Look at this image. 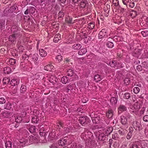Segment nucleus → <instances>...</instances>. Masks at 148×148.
Returning a JSON list of instances; mask_svg holds the SVG:
<instances>
[{
	"label": "nucleus",
	"instance_id": "nucleus-1",
	"mask_svg": "<svg viewBox=\"0 0 148 148\" xmlns=\"http://www.w3.org/2000/svg\"><path fill=\"white\" fill-rule=\"evenodd\" d=\"M79 123L82 126H86L90 122V120L86 116H83L79 118Z\"/></svg>",
	"mask_w": 148,
	"mask_h": 148
},
{
	"label": "nucleus",
	"instance_id": "nucleus-2",
	"mask_svg": "<svg viewBox=\"0 0 148 148\" xmlns=\"http://www.w3.org/2000/svg\"><path fill=\"white\" fill-rule=\"evenodd\" d=\"M132 125L134 129L137 131H140L143 129L142 125L137 121H133Z\"/></svg>",
	"mask_w": 148,
	"mask_h": 148
},
{
	"label": "nucleus",
	"instance_id": "nucleus-3",
	"mask_svg": "<svg viewBox=\"0 0 148 148\" xmlns=\"http://www.w3.org/2000/svg\"><path fill=\"white\" fill-rule=\"evenodd\" d=\"M28 58L27 60L31 62H35L38 59L39 56L37 53L34 54H30L27 55Z\"/></svg>",
	"mask_w": 148,
	"mask_h": 148
},
{
	"label": "nucleus",
	"instance_id": "nucleus-4",
	"mask_svg": "<svg viewBox=\"0 0 148 148\" xmlns=\"http://www.w3.org/2000/svg\"><path fill=\"white\" fill-rule=\"evenodd\" d=\"M138 103L134 104L133 106L130 107V111L135 114H137L139 110L140 106H137Z\"/></svg>",
	"mask_w": 148,
	"mask_h": 148
},
{
	"label": "nucleus",
	"instance_id": "nucleus-5",
	"mask_svg": "<svg viewBox=\"0 0 148 148\" xmlns=\"http://www.w3.org/2000/svg\"><path fill=\"white\" fill-rule=\"evenodd\" d=\"M107 31L105 29H102L99 32V38L101 39L106 36H107L106 35Z\"/></svg>",
	"mask_w": 148,
	"mask_h": 148
},
{
	"label": "nucleus",
	"instance_id": "nucleus-6",
	"mask_svg": "<svg viewBox=\"0 0 148 148\" xmlns=\"http://www.w3.org/2000/svg\"><path fill=\"white\" fill-rule=\"evenodd\" d=\"M141 50L139 49H135L133 53V56L136 58H138L141 53Z\"/></svg>",
	"mask_w": 148,
	"mask_h": 148
},
{
	"label": "nucleus",
	"instance_id": "nucleus-7",
	"mask_svg": "<svg viewBox=\"0 0 148 148\" xmlns=\"http://www.w3.org/2000/svg\"><path fill=\"white\" fill-rule=\"evenodd\" d=\"M56 0H46L45 3V6H49L51 5L52 7H53L55 4Z\"/></svg>",
	"mask_w": 148,
	"mask_h": 148
},
{
	"label": "nucleus",
	"instance_id": "nucleus-8",
	"mask_svg": "<svg viewBox=\"0 0 148 148\" xmlns=\"http://www.w3.org/2000/svg\"><path fill=\"white\" fill-rule=\"evenodd\" d=\"M74 85L73 84H69L64 88V90L67 92H71V90L73 89Z\"/></svg>",
	"mask_w": 148,
	"mask_h": 148
},
{
	"label": "nucleus",
	"instance_id": "nucleus-9",
	"mask_svg": "<svg viewBox=\"0 0 148 148\" xmlns=\"http://www.w3.org/2000/svg\"><path fill=\"white\" fill-rule=\"evenodd\" d=\"M44 77L43 75L41 73H37L35 75V78L36 79H42Z\"/></svg>",
	"mask_w": 148,
	"mask_h": 148
},
{
	"label": "nucleus",
	"instance_id": "nucleus-10",
	"mask_svg": "<svg viewBox=\"0 0 148 148\" xmlns=\"http://www.w3.org/2000/svg\"><path fill=\"white\" fill-rule=\"evenodd\" d=\"M66 140L64 138H62V139H60L59 140L58 144L59 145V146H61L62 147L66 145Z\"/></svg>",
	"mask_w": 148,
	"mask_h": 148
},
{
	"label": "nucleus",
	"instance_id": "nucleus-11",
	"mask_svg": "<svg viewBox=\"0 0 148 148\" xmlns=\"http://www.w3.org/2000/svg\"><path fill=\"white\" fill-rule=\"evenodd\" d=\"M17 35L16 34H13L12 35L10 36L9 38V40L11 42H13L15 41L16 39V36Z\"/></svg>",
	"mask_w": 148,
	"mask_h": 148
},
{
	"label": "nucleus",
	"instance_id": "nucleus-12",
	"mask_svg": "<svg viewBox=\"0 0 148 148\" xmlns=\"http://www.w3.org/2000/svg\"><path fill=\"white\" fill-rule=\"evenodd\" d=\"M98 138L99 140L106 141V135H105L103 133L100 134L98 136Z\"/></svg>",
	"mask_w": 148,
	"mask_h": 148
},
{
	"label": "nucleus",
	"instance_id": "nucleus-13",
	"mask_svg": "<svg viewBox=\"0 0 148 148\" xmlns=\"http://www.w3.org/2000/svg\"><path fill=\"white\" fill-rule=\"evenodd\" d=\"M121 122L122 124L125 125L127 123V119L125 116H121Z\"/></svg>",
	"mask_w": 148,
	"mask_h": 148
},
{
	"label": "nucleus",
	"instance_id": "nucleus-14",
	"mask_svg": "<svg viewBox=\"0 0 148 148\" xmlns=\"http://www.w3.org/2000/svg\"><path fill=\"white\" fill-rule=\"evenodd\" d=\"M119 112H123L127 110V108L125 106L123 105H120L119 106L118 108Z\"/></svg>",
	"mask_w": 148,
	"mask_h": 148
},
{
	"label": "nucleus",
	"instance_id": "nucleus-15",
	"mask_svg": "<svg viewBox=\"0 0 148 148\" xmlns=\"http://www.w3.org/2000/svg\"><path fill=\"white\" fill-rule=\"evenodd\" d=\"M3 117L5 118L10 117L12 116V114L8 111H5L2 113Z\"/></svg>",
	"mask_w": 148,
	"mask_h": 148
},
{
	"label": "nucleus",
	"instance_id": "nucleus-16",
	"mask_svg": "<svg viewBox=\"0 0 148 148\" xmlns=\"http://www.w3.org/2000/svg\"><path fill=\"white\" fill-rule=\"evenodd\" d=\"M142 66L143 67V70L145 71H148V64L146 62H144L142 63Z\"/></svg>",
	"mask_w": 148,
	"mask_h": 148
},
{
	"label": "nucleus",
	"instance_id": "nucleus-17",
	"mask_svg": "<svg viewBox=\"0 0 148 148\" xmlns=\"http://www.w3.org/2000/svg\"><path fill=\"white\" fill-rule=\"evenodd\" d=\"M42 127V128H41L40 130V134L41 136H44V138H45L46 135V132L45 131V130L43 128V127Z\"/></svg>",
	"mask_w": 148,
	"mask_h": 148
},
{
	"label": "nucleus",
	"instance_id": "nucleus-18",
	"mask_svg": "<svg viewBox=\"0 0 148 148\" xmlns=\"http://www.w3.org/2000/svg\"><path fill=\"white\" fill-rule=\"evenodd\" d=\"M56 78L54 76L51 75L49 79V81L51 83H52L53 84H55L56 83Z\"/></svg>",
	"mask_w": 148,
	"mask_h": 148
},
{
	"label": "nucleus",
	"instance_id": "nucleus-19",
	"mask_svg": "<svg viewBox=\"0 0 148 148\" xmlns=\"http://www.w3.org/2000/svg\"><path fill=\"white\" fill-rule=\"evenodd\" d=\"M61 82L63 84L68 83L70 81L66 76H63L61 78Z\"/></svg>",
	"mask_w": 148,
	"mask_h": 148
},
{
	"label": "nucleus",
	"instance_id": "nucleus-20",
	"mask_svg": "<svg viewBox=\"0 0 148 148\" xmlns=\"http://www.w3.org/2000/svg\"><path fill=\"white\" fill-rule=\"evenodd\" d=\"M17 9H18V7L16 5L14 4L10 7L8 11L9 12H13L15 10Z\"/></svg>",
	"mask_w": 148,
	"mask_h": 148
},
{
	"label": "nucleus",
	"instance_id": "nucleus-21",
	"mask_svg": "<svg viewBox=\"0 0 148 148\" xmlns=\"http://www.w3.org/2000/svg\"><path fill=\"white\" fill-rule=\"evenodd\" d=\"M19 83L18 80L15 79H12L10 82V84L12 86H15L17 85Z\"/></svg>",
	"mask_w": 148,
	"mask_h": 148
},
{
	"label": "nucleus",
	"instance_id": "nucleus-22",
	"mask_svg": "<svg viewBox=\"0 0 148 148\" xmlns=\"http://www.w3.org/2000/svg\"><path fill=\"white\" fill-rule=\"evenodd\" d=\"M106 115L109 118H112L113 116L112 110L110 109H108V112L106 113Z\"/></svg>",
	"mask_w": 148,
	"mask_h": 148
},
{
	"label": "nucleus",
	"instance_id": "nucleus-23",
	"mask_svg": "<svg viewBox=\"0 0 148 148\" xmlns=\"http://www.w3.org/2000/svg\"><path fill=\"white\" fill-rule=\"evenodd\" d=\"M101 79V76L99 74H97L94 76V79L96 82L100 81Z\"/></svg>",
	"mask_w": 148,
	"mask_h": 148
},
{
	"label": "nucleus",
	"instance_id": "nucleus-24",
	"mask_svg": "<svg viewBox=\"0 0 148 148\" xmlns=\"http://www.w3.org/2000/svg\"><path fill=\"white\" fill-rule=\"evenodd\" d=\"M87 51L86 48H84L79 50L78 52V54L79 55H83L85 54Z\"/></svg>",
	"mask_w": 148,
	"mask_h": 148
},
{
	"label": "nucleus",
	"instance_id": "nucleus-25",
	"mask_svg": "<svg viewBox=\"0 0 148 148\" xmlns=\"http://www.w3.org/2000/svg\"><path fill=\"white\" fill-rule=\"evenodd\" d=\"M60 39V34H58L55 36L53 39V41L55 42H57Z\"/></svg>",
	"mask_w": 148,
	"mask_h": 148
},
{
	"label": "nucleus",
	"instance_id": "nucleus-26",
	"mask_svg": "<svg viewBox=\"0 0 148 148\" xmlns=\"http://www.w3.org/2000/svg\"><path fill=\"white\" fill-rule=\"evenodd\" d=\"M130 14L132 18H134L137 15V12L136 11L132 10L130 11Z\"/></svg>",
	"mask_w": 148,
	"mask_h": 148
},
{
	"label": "nucleus",
	"instance_id": "nucleus-27",
	"mask_svg": "<svg viewBox=\"0 0 148 148\" xmlns=\"http://www.w3.org/2000/svg\"><path fill=\"white\" fill-rule=\"evenodd\" d=\"M28 130H29L30 132L31 133H33L35 132L36 130V127L32 125L29 127L27 128Z\"/></svg>",
	"mask_w": 148,
	"mask_h": 148
},
{
	"label": "nucleus",
	"instance_id": "nucleus-28",
	"mask_svg": "<svg viewBox=\"0 0 148 148\" xmlns=\"http://www.w3.org/2000/svg\"><path fill=\"white\" fill-rule=\"evenodd\" d=\"M39 52L40 55L42 57H45L47 55V52L43 49L40 50Z\"/></svg>",
	"mask_w": 148,
	"mask_h": 148
},
{
	"label": "nucleus",
	"instance_id": "nucleus-29",
	"mask_svg": "<svg viewBox=\"0 0 148 148\" xmlns=\"http://www.w3.org/2000/svg\"><path fill=\"white\" fill-rule=\"evenodd\" d=\"M11 70L10 67H6L4 68L3 71L4 73L7 74H9L10 73Z\"/></svg>",
	"mask_w": 148,
	"mask_h": 148
},
{
	"label": "nucleus",
	"instance_id": "nucleus-30",
	"mask_svg": "<svg viewBox=\"0 0 148 148\" xmlns=\"http://www.w3.org/2000/svg\"><path fill=\"white\" fill-rule=\"evenodd\" d=\"M26 90V86L24 84H22L21 85L20 88V92L21 93H25Z\"/></svg>",
	"mask_w": 148,
	"mask_h": 148
},
{
	"label": "nucleus",
	"instance_id": "nucleus-31",
	"mask_svg": "<svg viewBox=\"0 0 148 148\" xmlns=\"http://www.w3.org/2000/svg\"><path fill=\"white\" fill-rule=\"evenodd\" d=\"M113 129L112 127H109L107 128V129L105 131V134H107V136L110 134L112 132Z\"/></svg>",
	"mask_w": 148,
	"mask_h": 148
},
{
	"label": "nucleus",
	"instance_id": "nucleus-32",
	"mask_svg": "<svg viewBox=\"0 0 148 148\" xmlns=\"http://www.w3.org/2000/svg\"><path fill=\"white\" fill-rule=\"evenodd\" d=\"M83 36L84 38L85 39V40H86L88 42V40H90L92 39V38L90 36H88L87 34L84 33V34Z\"/></svg>",
	"mask_w": 148,
	"mask_h": 148
},
{
	"label": "nucleus",
	"instance_id": "nucleus-33",
	"mask_svg": "<svg viewBox=\"0 0 148 148\" xmlns=\"http://www.w3.org/2000/svg\"><path fill=\"white\" fill-rule=\"evenodd\" d=\"M118 101V99L116 98L112 97L110 99V102L112 104L115 105Z\"/></svg>",
	"mask_w": 148,
	"mask_h": 148
},
{
	"label": "nucleus",
	"instance_id": "nucleus-34",
	"mask_svg": "<svg viewBox=\"0 0 148 148\" xmlns=\"http://www.w3.org/2000/svg\"><path fill=\"white\" fill-rule=\"evenodd\" d=\"M22 120V119L21 116H18L15 117V122L17 123H21Z\"/></svg>",
	"mask_w": 148,
	"mask_h": 148
},
{
	"label": "nucleus",
	"instance_id": "nucleus-35",
	"mask_svg": "<svg viewBox=\"0 0 148 148\" xmlns=\"http://www.w3.org/2000/svg\"><path fill=\"white\" fill-rule=\"evenodd\" d=\"M72 47L75 50H78L81 48L82 46L80 44H77L74 45Z\"/></svg>",
	"mask_w": 148,
	"mask_h": 148
},
{
	"label": "nucleus",
	"instance_id": "nucleus-36",
	"mask_svg": "<svg viewBox=\"0 0 148 148\" xmlns=\"http://www.w3.org/2000/svg\"><path fill=\"white\" fill-rule=\"evenodd\" d=\"M141 34L144 37L148 36V30L145 29H143L141 32Z\"/></svg>",
	"mask_w": 148,
	"mask_h": 148
},
{
	"label": "nucleus",
	"instance_id": "nucleus-37",
	"mask_svg": "<svg viewBox=\"0 0 148 148\" xmlns=\"http://www.w3.org/2000/svg\"><path fill=\"white\" fill-rule=\"evenodd\" d=\"M5 22L3 20H0V29H3L5 28Z\"/></svg>",
	"mask_w": 148,
	"mask_h": 148
},
{
	"label": "nucleus",
	"instance_id": "nucleus-38",
	"mask_svg": "<svg viewBox=\"0 0 148 148\" xmlns=\"http://www.w3.org/2000/svg\"><path fill=\"white\" fill-rule=\"evenodd\" d=\"M80 4L81 8H84L87 5L86 1L85 0L82 1L80 2Z\"/></svg>",
	"mask_w": 148,
	"mask_h": 148
},
{
	"label": "nucleus",
	"instance_id": "nucleus-39",
	"mask_svg": "<svg viewBox=\"0 0 148 148\" xmlns=\"http://www.w3.org/2000/svg\"><path fill=\"white\" fill-rule=\"evenodd\" d=\"M10 81V79L9 78L5 77L3 79V82L4 84H8Z\"/></svg>",
	"mask_w": 148,
	"mask_h": 148
},
{
	"label": "nucleus",
	"instance_id": "nucleus-40",
	"mask_svg": "<svg viewBox=\"0 0 148 148\" xmlns=\"http://www.w3.org/2000/svg\"><path fill=\"white\" fill-rule=\"evenodd\" d=\"M6 148H11L12 143L10 141H6L5 143Z\"/></svg>",
	"mask_w": 148,
	"mask_h": 148
},
{
	"label": "nucleus",
	"instance_id": "nucleus-41",
	"mask_svg": "<svg viewBox=\"0 0 148 148\" xmlns=\"http://www.w3.org/2000/svg\"><path fill=\"white\" fill-rule=\"evenodd\" d=\"M110 65L111 67H115L116 65L117 64V63L116 61L114 60L112 61L111 62H110Z\"/></svg>",
	"mask_w": 148,
	"mask_h": 148
},
{
	"label": "nucleus",
	"instance_id": "nucleus-42",
	"mask_svg": "<svg viewBox=\"0 0 148 148\" xmlns=\"http://www.w3.org/2000/svg\"><path fill=\"white\" fill-rule=\"evenodd\" d=\"M29 8V13L33 14L35 12L36 9L34 7H30Z\"/></svg>",
	"mask_w": 148,
	"mask_h": 148
},
{
	"label": "nucleus",
	"instance_id": "nucleus-43",
	"mask_svg": "<svg viewBox=\"0 0 148 148\" xmlns=\"http://www.w3.org/2000/svg\"><path fill=\"white\" fill-rule=\"evenodd\" d=\"M73 71L71 69H69L67 72V75L68 76H72L73 74Z\"/></svg>",
	"mask_w": 148,
	"mask_h": 148
},
{
	"label": "nucleus",
	"instance_id": "nucleus-44",
	"mask_svg": "<svg viewBox=\"0 0 148 148\" xmlns=\"http://www.w3.org/2000/svg\"><path fill=\"white\" fill-rule=\"evenodd\" d=\"M39 119L37 118V117L36 116H35L34 117H33L32 119V123H37L38 122Z\"/></svg>",
	"mask_w": 148,
	"mask_h": 148
},
{
	"label": "nucleus",
	"instance_id": "nucleus-45",
	"mask_svg": "<svg viewBox=\"0 0 148 148\" xmlns=\"http://www.w3.org/2000/svg\"><path fill=\"white\" fill-rule=\"evenodd\" d=\"M99 117H96L92 119L93 123L95 124H97L99 123Z\"/></svg>",
	"mask_w": 148,
	"mask_h": 148
},
{
	"label": "nucleus",
	"instance_id": "nucleus-46",
	"mask_svg": "<svg viewBox=\"0 0 148 148\" xmlns=\"http://www.w3.org/2000/svg\"><path fill=\"white\" fill-rule=\"evenodd\" d=\"M9 63L11 65H13L16 63V60L13 58H11L9 60Z\"/></svg>",
	"mask_w": 148,
	"mask_h": 148
},
{
	"label": "nucleus",
	"instance_id": "nucleus-47",
	"mask_svg": "<svg viewBox=\"0 0 148 148\" xmlns=\"http://www.w3.org/2000/svg\"><path fill=\"white\" fill-rule=\"evenodd\" d=\"M130 148H139L138 145L136 144L132 143L130 144Z\"/></svg>",
	"mask_w": 148,
	"mask_h": 148
},
{
	"label": "nucleus",
	"instance_id": "nucleus-48",
	"mask_svg": "<svg viewBox=\"0 0 148 148\" xmlns=\"http://www.w3.org/2000/svg\"><path fill=\"white\" fill-rule=\"evenodd\" d=\"M106 46L108 48H111L114 46V44L112 42H108L106 43Z\"/></svg>",
	"mask_w": 148,
	"mask_h": 148
},
{
	"label": "nucleus",
	"instance_id": "nucleus-49",
	"mask_svg": "<svg viewBox=\"0 0 148 148\" xmlns=\"http://www.w3.org/2000/svg\"><path fill=\"white\" fill-rule=\"evenodd\" d=\"M72 18L69 16L67 17L66 19V21L68 23H71L72 22Z\"/></svg>",
	"mask_w": 148,
	"mask_h": 148
},
{
	"label": "nucleus",
	"instance_id": "nucleus-50",
	"mask_svg": "<svg viewBox=\"0 0 148 148\" xmlns=\"http://www.w3.org/2000/svg\"><path fill=\"white\" fill-rule=\"evenodd\" d=\"M11 30L14 33L16 32L18 30V27L17 26L15 25L12 26L11 28Z\"/></svg>",
	"mask_w": 148,
	"mask_h": 148
},
{
	"label": "nucleus",
	"instance_id": "nucleus-51",
	"mask_svg": "<svg viewBox=\"0 0 148 148\" xmlns=\"http://www.w3.org/2000/svg\"><path fill=\"white\" fill-rule=\"evenodd\" d=\"M58 16L59 19L63 18L64 16V13L62 11H60L58 14Z\"/></svg>",
	"mask_w": 148,
	"mask_h": 148
},
{
	"label": "nucleus",
	"instance_id": "nucleus-52",
	"mask_svg": "<svg viewBox=\"0 0 148 148\" xmlns=\"http://www.w3.org/2000/svg\"><path fill=\"white\" fill-rule=\"evenodd\" d=\"M94 23H93L91 22L88 24V27L90 29H92L94 27Z\"/></svg>",
	"mask_w": 148,
	"mask_h": 148
},
{
	"label": "nucleus",
	"instance_id": "nucleus-53",
	"mask_svg": "<svg viewBox=\"0 0 148 148\" xmlns=\"http://www.w3.org/2000/svg\"><path fill=\"white\" fill-rule=\"evenodd\" d=\"M12 105L11 103L8 102V103L7 104L5 108L7 110H9L12 107Z\"/></svg>",
	"mask_w": 148,
	"mask_h": 148
},
{
	"label": "nucleus",
	"instance_id": "nucleus-54",
	"mask_svg": "<svg viewBox=\"0 0 148 148\" xmlns=\"http://www.w3.org/2000/svg\"><path fill=\"white\" fill-rule=\"evenodd\" d=\"M50 148H58L59 147V145L58 143H53L50 146Z\"/></svg>",
	"mask_w": 148,
	"mask_h": 148
},
{
	"label": "nucleus",
	"instance_id": "nucleus-55",
	"mask_svg": "<svg viewBox=\"0 0 148 148\" xmlns=\"http://www.w3.org/2000/svg\"><path fill=\"white\" fill-rule=\"evenodd\" d=\"M124 84L126 85H128L130 82V79L129 78H125L124 80Z\"/></svg>",
	"mask_w": 148,
	"mask_h": 148
},
{
	"label": "nucleus",
	"instance_id": "nucleus-56",
	"mask_svg": "<svg viewBox=\"0 0 148 148\" xmlns=\"http://www.w3.org/2000/svg\"><path fill=\"white\" fill-rule=\"evenodd\" d=\"M140 91L139 88L138 87H136L134 88L133 89L134 92L136 94L138 93Z\"/></svg>",
	"mask_w": 148,
	"mask_h": 148
},
{
	"label": "nucleus",
	"instance_id": "nucleus-57",
	"mask_svg": "<svg viewBox=\"0 0 148 148\" xmlns=\"http://www.w3.org/2000/svg\"><path fill=\"white\" fill-rule=\"evenodd\" d=\"M130 97V94L128 92L125 93L124 94L123 96V97L125 99H128Z\"/></svg>",
	"mask_w": 148,
	"mask_h": 148
},
{
	"label": "nucleus",
	"instance_id": "nucleus-58",
	"mask_svg": "<svg viewBox=\"0 0 148 148\" xmlns=\"http://www.w3.org/2000/svg\"><path fill=\"white\" fill-rule=\"evenodd\" d=\"M18 47V49L19 50V51L20 52H22L24 50V49L23 48V47L21 45H17Z\"/></svg>",
	"mask_w": 148,
	"mask_h": 148
},
{
	"label": "nucleus",
	"instance_id": "nucleus-59",
	"mask_svg": "<svg viewBox=\"0 0 148 148\" xmlns=\"http://www.w3.org/2000/svg\"><path fill=\"white\" fill-rule=\"evenodd\" d=\"M56 58L58 59V60L59 62L60 61H61L62 60V57L61 55H58L56 57Z\"/></svg>",
	"mask_w": 148,
	"mask_h": 148
},
{
	"label": "nucleus",
	"instance_id": "nucleus-60",
	"mask_svg": "<svg viewBox=\"0 0 148 148\" xmlns=\"http://www.w3.org/2000/svg\"><path fill=\"white\" fill-rule=\"evenodd\" d=\"M118 132L121 135H123L125 134L124 130L122 128H121L119 130Z\"/></svg>",
	"mask_w": 148,
	"mask_h": 148
},
{
	"label": "nucleus",
	"instance_id": "nucleus-61",
	"mask_svg": "<svg viewBox=\"0 0 148 148\" xmlns=\"http://www.w3.org/2000/svg\"><path fill=\"white\" fill-rule=\"evenodd\" d=\"M113 3L114 5L116 6L119 5L120 7L119 2L118 0H113Z\"/></svg>",
	"mask_w": 148,
	"mask_h": 148
},
{
	"label": "nucleus",
	"instance_id": "nucleus-62",
	"mask_svg": "<svg viewBox=\"0 0 148 148\" xmlns=\"http://www.w3.org/2000/svg\"><path fill=\"white\" fill-rule=\"evenodd\" d=\"M5 102V100L4 98H0V104H3Z\"/></svg>",
	"mask_w": 148,
	"mask_h": 148
},
{
	"label": "nucleus",
	"instance_id": "nucleus-63",
	"mask_svg": "<svg viewBox=\"0 0 148 148\" xmlns=\"http://www.w3.org/2000/svg\"><path fill=\"white\" fill-rule=\"evenodd\" d=\"M136 69L138 71H141L143 70V67L142 66V65L141 66L140 65H138L137 66Z\"/></svg>",
	"mask_w": 148,
	"mask_h": 148
},
{
	"label": "nucleus",
	"instance_id": "nucleus-64",
	"mask_svg": "<svg viewBox=\"0 0 148 148\" xmlns=\"http://www.w3.org/2000/svg\"><path fill=\"white\" fill-rule=\"evenodd\" d=\"M143 120L145 122H148V115L144 116L143 118Z\"/></svg>",
	"mask_w": 148,
	"mask_h": 148
}]
</instances>
